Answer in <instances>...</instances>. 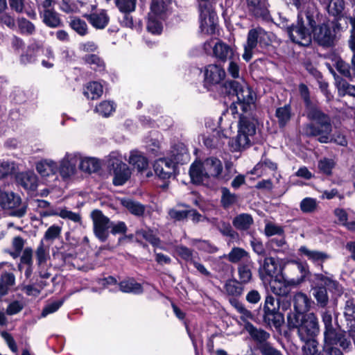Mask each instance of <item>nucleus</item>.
<instances>
[{
  "mask_svg": "<svg viewBox=\"0 0 355 355\" xmlns=\"http://www.w3.org/2000/svg\"><path fill=\"white\" fill-rule=\"evenodd\" d=\"M248 257V253L241 248H234L229 254V259L232 262H238Z\"/></svg>",
  "mask_w": 355,
  "mask_h": 355,
  "instance_id": "nucleus-59",
  "label": "nucleus"
},
{
  "mask_svg": "<svg viewBox=\"0 0 355 355\" xmlns=\"http://www.w3.org/2000/svg\"><path fill=\"white\" fill-rule=\"evenodd\" d=\"M205 80L212 84H218L222 81L225 76L224 69L217 64H209L205 72Z\"/></svg>",
  "mask_w": 355,
  "mask_h": 355,
  "instance_id": "nucleus-23",
  "label": "nucleus"
},
{
  "mask_svg": "<svg viewBox=\"0 0 355 355\" xmlns=\"http://www.w3.org/2000/svg\"><path fill=\"white\" fill-rule=\"evenodd\" d=\"M17 180L20 185L27 191H34L38 186L37 176L32 171L21 173L17 176Z\"/></svg>",
  "mask_w": 355,
  "mask_h": 355,
  "instance_id": "nucleus-22",
  "label": "nucleus"
},
{
  "mask_svg": "<svg viewBox=\"0 0 355 355\" xmlns=\"http://www.w3.org/2000/svg\"><path fill=\"white\" fill-rule=\"evenodd\" d=\"M128 162L140 172L146 171L148 167V159L142 153L138 150H132L130 152Z\"/></svg>",
  "mask_w": 355,
  "mask_h": 355,
  "instance_id": "nucleus-27",
  "label": "nucleus"
},
{
  "mask_svg": "<svg viewBox=\"0 0 355 355\" xmlns=\"http://www.w3.org/2000/svg\"><path fill=\"white\" fill-rule=\"evenodd\" d=\"M248 11L257 17H266L268 12L266 0H245Z\"/></svg>",
  "mask_w": 355,
  "mask_h": 355,
  "instance_id": "nucleus-25",
  "label": "nucleus"
},
{
  "mask_svg": "<svg viewBox=\"0 0 355 355\" xmlns=\"http://www.w3.org/2000/svg\"><path fill=\"white\" fill-rule=\"evenodd\" d=\"M62 228L58 225H51L44 234V239L48 242H53L61 233Z\"/></svg>",
  "mask_w": 355,
  "mask_h": 355,
  "instance_id": "nucleus-57",
  "label": "nucleus"
},
{
  "mask_svg": "<svg viewBox=\"0 0 355 355\" xmlns=\"http://www.w3.org/2000/svg\"><path fill=\"white\" fill-rule=\"evenodd\" d=\"M279 269L278 262L272 257H266L260 269L261 274L273 277Z\"/></svg>",
  "mask_w": 355,
  "mask_h": 355,
  "instance_id": "nucleus-33",
  "label": "nucleus"
},
{
  "mask_svg": "<svg viewBox=\"0 0 355 355\" xmlns=\"http://www.w3.org/2000/svg\"><path fill=\"white\" fill-rule=\"evenodd\" d=\"M85 62L89 64L94 70L101 71L104 69V62L96 55L89 54L83 57Z\"/></svg>",
  "mask_w": 355,
  "mask_h": 355,
  "instance_id": "nucleus-44",
  "label": "nucleus"
},
{
  "mask_svg": "<svg viewBox=\"0 0 355 355\" xmlns=\"http://www.w3.org/2000/svg\"><path fill=\"white\" fill-rule=\"evenodd\" d=\"M189 175L193 183L206 186L216 182H227L230 179L223 173L221 161L214 157L194 162L190 166Z\"/></svg>",
  "mask_w": 355,
  "mask_h": 355,
  "instance_id": "nucleus-1",
  "label": "nucleus"
},
{
  "mask_svg": "<svg viewBox=\"0 0 355 355\" xmlns=\"http://www.w3.org/2000/svg\"><path fill=\"white\" fill-rule=\"evenodd\" d=\"M40 15L43 23L50 28H57L62 25L60 15L55 10L46 12H40Z\"/></svg>",
  "mask_w": 355,
  "mask_h": 355,
  "instance_id": "nucleus-30",
  "label": "nucleus"
},
{
  "mask_svg": "<svg viewBox=\"0 0 355 355\" xmlns=\"http://www.w3.org/2000/svg\"><path fill=\"white\" fill-rule=\"evenodd\" d=\"M91 216L94 224V232L101 242H104L108 236L110 219L99 210L92 212Z\"/></svg>",
  "mask_w": 355,
  "mask_h": 355,
  "instance_id": "nucleus-14",
  "label": "nucleus"
},
{
  "mask_svg": "<svg viewBox=\"0 0 355 355\" xmlns=\"http://www.w3.org/2000/svg\"><path fill=\"white\" fill-rule=\"evenodd\" d=\"M115 110L114 105L111 101H104L100 103L95 108V112L107 117L110 116Z\"/></svg>",
  "mask_w": 355,
  "mask_h": 355,
  "instance_id": "nucleus-48",
  "label": "nucleus"
},
{
  "mask_svg": "<svg viewBox=\"0 0 355 355\" xmlns=\"http://www.w3.org/2000/svg\"><path fill=\"white\" fill-rule=\"evenodd\" d=\"M213 43V40L206 42L204 44L205 50L208 51L212 49L213 55L222 62L234 59V50L229 45L221 41L217 42L212 45Z\"/></svg>",
  "mask_w": 355,
  "mask_h": 355,
  "instance_id": "nucleus-13",
  "label": "nucleus"
},
{
  "mask_svg": "<svg viewBox=\"0 0 355 355\" xmlns=\"http://www.w3.org/2000/svg\"><path fill=\"white\" fill-rule=\"evenodd\" d=\"M139 237H142L146 242L151 244H157L159 240L156 234L151 230H141L137 232Z\"/></svg>",
  "mask_w": 355,
  "mask_h": 355,
  "instance_id": "nucleus-54",
  "label": "nucleus"
},
{
  "mask_svg": "<svg viewBox=\"0 0 355 355\" xmlns=\"http://www.w3.org/2000/svg\"><path fill=\"white\" fill-rule=\"evenodd\" d=\"M15 277L11 272H4L0 277V299L6 295L10 288L14 285Z\"/></svg>",
  "mask_w": 355,
  "mask_h": 355,
  "instance_id": "nucleus-36",
  "label": "nucleus"
},
{
  "mask_svg": "<svg viewBox=\"0 0 355 355\" xmlns=\"http://www.w3.org/2000/svg\"><path fill=\"white\" fill-rule=\"evenodd\" d=\"M225 136L218 130L213 132V133L204 138L205 145L209 148H214L221 146L224 143Z\"/></svg>",
  "mask_w": 355,
  "mask_h": 355,
  "instance_id": "nucleus-32",
  "label": "nucleus"
},
{
  "mask_svg": "<svg viewBox=\"0 0 355 355\" xmlns=\"http://www.w3.org/2000/svg\"><path fill=\"white\" fill-rule=\"evenodd\" d=\"M304 342L302 346V355H315L318 352V342L313 338H309L307 340H301Z\"/></svg>",
  "mask_w": 355,
  "mask_h": 355,
  "instance_id": "nucleus-45",
  "label": "nucleus"
},
{
  "mask_svg": "<svg viewBox=\"0 0 355 355\" xmlns=\"http://www.w3.org/2000/svg\"><path fill=\"white\" fill-rule=\"evenodd\" d=\"M315 278L318 281V285L313 288V295L315 298L318 304L324 307L329 301L327 290L335 295H339L341 293V288L337 282L322 275H316Z\"/></svg>",
  "mask_w": 355,
  "mask_h": 355,
  "instance_id": "nucleus-7",
  "label": "nucleus"
},
{
  "mask_svg": "<svg viewBox=\"0 0 355 355\" xmlns=\"http://www.w3.org/2000/svg\"><path fill=\"white\" fill-rule=\"evenodd\" d=\"M239 279L241 283H248L252 277V272L248 266H241L238 269Z\"/></svg>",
  "mask_w": 355,
  "mask_h": 355,
  "instance_id": "nucleus-64",
  "label": "nucleus"
},
{
  "mask_svg": "<svg viewBox=\"0 0 355 355\" xmlns=\"http://www.w3.org/2000/svg\"><path fill=\"white\" fill-rule=\"evenodd\" d=\"M78 4L83 6V3L79 1L75 2L71 0H61L60 9L67 14L76 13L79 11Z\"/></svg>",
  "mask_w": 355,
  "mask_h": 355,
  "instance_id": "nucleus-42",
  "label": "nucleus"
},
{
  "mask_svg": "<svg viewBox=\"0 0 355 355\" xmlns=\"http://www.w3.org/2000/svg\"><path fill=\"white\" fill-rule=\"evenodd\" d=\"M64 300H60L57 301H54L49 304H47L43 309L42 312V316L46 317L47 315L53 313L57 311L60 307L63 304Z\"/></svg>",
  "mask_w": 355,
  "mask_h": 355,
  "instance_id": "nucleus-61",
  "label": "nucleus"
},
{
  "mask_svg": "<svg viewBox=\"0 0 355 355\" xmlns=\"http://www.w3.org/2000/svg\"><path fill=\"white\" fill-rule=\"evenodd\" d=\"M293 4L299 10L298 14L302 16H305L307 22L310 26H313L314 23L313 19V10L314 5L312 0H292Z\"/></svg>",
  "mask_w": 355,
  "mask_h": 355,
  "instance_id": "nucleus-21",
  "label": "nucleus"
},
{
  "mask_svg": "<svg viewBox=\"0 0 355 355\" xmlns=\"http://www.w3.org/2000/svg\"><path fill=\"white\" fill-rule=\"evenodd\" d=\"M293 302L296 313H290L289 315H304L309 310L311 305V300L302 292H298L294 295Z\"/></svg>",
  "mask_w": 355,
  "mask_h": 355,
  "instance_id": "nucleus-20",
  "label": "nucleus"
},
{
  "mask_svg": "<svg viewBox=\"0 0 355 355\" xmlns=\"http://www.w3.org/2000/svg\"><path fill=\"white\" fill-rule=\"evenodd\" d=\"M15 170V164L11 162L0 160V178L11 174Z\"/></svg>",
  "mask_w": 355,
  "mask_h": 355,
  "instance_id": "nucleus-60",
  "label": "nucleus"
},
{
  "mask_svg": "<svg viewBox=\"0 0 355 355\" xmlns=\"http://www.w3.org/2000/svg\"><path fill=\"white\" fill-rule=\"evenodd\" d=\"M293 113L290 105H285L277 108L275 116L277 119V123L280 128L285 127L290 121Z\"/></svg>",
  "mask_w": 355,
  "mask_h": 355,
  "instance_id": "nucleus-28",
  "label": "nucleus"
},
{
  "mask_svg": "<svg viewBox=\"0 0 355 355\" xmlns=\"http://www.w3.org/2000/svg\"><path fill=\"white\" fill-rule=\"evenodd\" d=\"M122 205L133 215L141 216L145 211V207L139 202L130 199L122 200Z\"/></svg>",
  "mask_w": 355,
  "mask_h": 355,
  "instance_id": "nucleus-40",
  "label": "nucleus"
},
{
  "mask_svg": "<svg viewBox=\"0 0 355 355\" xmlns=\"http://www.w3.org/2000/svg\"><path fill=\"white\" fill-rule=\"evenodd\" d=\"M80 159L78 153H68L61 160L59 171L61 176L67 178L74 175L76 170V164Z\"/></svg>",
  "mask_w": 355,
  "mask_h": 355,
  "instance_id": "nucleus-17",
  "label": "nucleus"
},
{
  "mask_svg": "<svg viewBox=\"0 0 355 355\" xmlns=\"http://www.w3.org/2000/svg\"><path fill=\"white\" fill-rule=\"evenodd\" d=\"M153 168L159 178L166 180L169 179L174 173L175 165L174 161L171 159L160 158L155 162Z\"/></svg>",
  "mask_w": 355,
  "mask_h": 355,
  "instance_id": "nucleus-19",
  "label": "nucleus"
},
{
  "mask_svg": "<svg viewBox=\"0 0 355 355\" xmlns=\"http://www.w3.org/2000/svg\"><path fill=\"white\" fill-rule=\"evenodd\" d=\"M335 166V162L331 159L324 158L318 162V168L323 173L331 175L333 168Z\"/></svg>",
  "mask_w": 355,
  "mask_h": 355,
  "instance_id": "nucleus-58",
  "label": "nucleus"
},
{
  "mask_svg": "<svg viewBox=\"0 0 355 355\" xmlns=\"http://www.w3.org/2000/svg\"><path fill=\"white\" fill-rule=\"evenodd\" d=\"M156 17L157 16H155L153 14L149 13L147 29L153 34H160L162 30V26L161 23L155 19Z\"/></svg>",
  "mask_w": 355,
  "mask_h": 355,
  "instance_id": "nucleus-52",
  "label": "nucleus"
},
{
  "mask_svg": "<svg viewBox=\"0 0 355 355\" xmlns=\"http://www.w3.org/2000/svg\"><path fill=\"white\" fill-rule=\"evenodd\" d=\"M108 166L113 171V184L116 186L123 185L131 176V171L126 164L123 162L119 155L112 153L108 159Z\"/></svg>",
  "mask_w": 355,
  "mask_h": 355,
  "instance_id": "nucleus-11",
  "label": "nucleus"
},
{
  "mask_svg": "<svg viewBox=\"0 0 355 355\" xmlns=\"http://www.w3.org/2000/svg\"><path fill=\"white\" fill-rule=\"evenodd\" d=\"M306 114L310 123L304 128L305 135L309 137H318V141L320 143L331 141L332 125L329 116L318 107L306 112Z\"/></svg>",
  "mask_w": 355,
  "mask_h": 355,
  "instance_id": "nucleus-2",
  "label": "nucleus"
},
{
  "mask_svg": "<svg viewBox=\"0 0 355 355\" xmlns=\"http://www.w3.org/2000/svg\"><path fill=\"white\" fill-rule=\"evenodd\" d=\"M59 216L63 219H68L74 223H79L81 220V216L79 214L73 212L66 207L60 209Z\"/></svg>",
  "mask_w": 355,
  "mask_h": 355,
  "instance_id": "nucleus-56",
  "label": "nucleus"
},
{
  "mask_svg": "<svg viewBox=\"0 0 355 355\" xmlns=\"http://www.w3.org/2000/svg\"><path fill=\"white\" fill-rule=\"evenodd\" d=\"M300 251L306 255L309 259L313 260V261H324L330 257L329 254L324 252L319 251H311L304 247L301 248Z\"/></svg>",
  "mask_w": 355,
  "mask_h": 355,
  "instance_id": "nucleus-51",
  "label": "nucleus"
},
{
  "mask_svg": "<svg viewBox=\"0 0 355 355\" xmlns=\"http://www.w3.org/2000/svg\"><path fill=\"white\" fill-rule=\"evenodd\" d=\"M36 170L42 176L48 177L55 174L58 171V167L55 162L46 159L36 164Z\"/></svg>",
  "mask_w": 355,
  "mask_h": 355,
  "instance_id": "nucleus-26",
  "label": "nucleus"
},
{
  "mask_svg": "<svg viewBox=\"0 0 355 355\" xmlns=\"http://www.w3.org/2000/svg\"><path fill=\"white\" fill-rule=\"evenodd\" d=\"M288 267L292 270H297L300 275L296 277L288 278L283 274L276 275L270 282V288L277 295H284L288 292V286H296L304 282L309 275V270L306 263L291 261Z\"/></svg>",
  "mask_w": 355,
  "mask_h": 355,
  "instance_id": "nucleus-3",
  "label": "nucleus"
},
{
  "mask_svg": "<svg viewBox=\"0 0 355 355\" xmlns=\"http://www.w3.org/2000/svg\"><path fill=\"white\" fill-rule=\"evenodd\" d=\"M335 19L332 21L333 24V32L335 33L336 35L342 31H346L348 28L349 23L351 24L352 35L351 39L349 41V46L352 51L355 50V17H348L345 15H340L335 17Z\"/></svg>",
  "mask_w": 355,
  "mask_h": 355,
  "instance_id": "nucleus-16",
  "label": "nucleus"
},
{
  "mask_svg": "<svg viewBox=\"0 0 355 355\" xmlns=\"http://www.w3.org/2000/svg\"><path fill=\"white\" fill-rule=\"evenodd\" d=\"M103 92V86L97 82L89 83L84 90L85 96L92 100L98 98Z\"/></svg>",
  "mask_w": 355,
  "mask_h": 355,
  "instance_id": "nucleus-35",
  "label": "nucleus"
},
{
  "mask_svg": "<svg viewBox=\"0 0 355 355\" xmlns=\"http://www.w3.org/2000/svg\"><path fill=\"white\" fill-rule=\"evenodd\" d=\"M115 3L122 12H130L135 9V0H115Z\"/></svg>",
  "mask_w": 355,
  "mask_h": 355,
  "instance_id": "nucleus-55",
  "label": "nucleus"
},
{
  "mask_svg": "<svg viewBox=\"0 0 355 355\" xmlns=\"http://www.w3.org/2000/svg\"><path fill=\"white\" fill-rule=\"evenodd\" d=\"M171 1V0H153L150 6V13L162 18L168 10Z\"/></svg>",
  "mask_w": 355,
  "mask_h": 355,
  "instance_id": "nucleus-37",
  "label": "nucleus"
},
{
  "mask_svg": "<svg viewBox=\"0 0 355 355\" xmlns=\"http://www.w3.org/2000/svg\"><path fill=\"white\" fill-rule=\"evenodd\" d=\"M272 42L271 35L260 27L249 31L246 43L244 45V53L242 55L246 62L250 61L253 55V50L259 44L261 46H268Z\"/></svg>",
  "mask_w": 355,
  "mask_h": 355,
  "instance_id": "nucleus-8",
  "label": "nucleus"
},
{
  "mask_svg": "<svg viewBox=\"0 0 355 355\" xmlns=\"http://www.w3.org/2000/svg\"><path fill=\"white\" fill-rule=\"evenodd\" d=\"M297 19L296 25L287 28V33L293 42L302 46H309L311 42V35L306 26L312 28L315 22L314 21L312 26H310L305 16H302L301 14H298Z\"/></svg>",
  "mask_w": 355,
  "mask_h": 355,
  "instance_id": "nucleus-9",
  "label": "nucleus"
},
{
  "mask_svg": "<svg viewBox=\"0 0 355 355\" xmlns=\"http://www.w3.org/2000/svg\"><path fill=\"white\" fill-rule=\"evenodd\" d=\"M245 329L248 332L252 338L258 343H264L270 337V334L261 329L254 327L251 323L247 322L244 324Z\"/></svg>",
  "mask_w": 355,
  "mask_h": 355,
  "instance_id": "nucleus-29",
  "label": "nucleus"
},
{
  "mask_svg": "<svg viewBox=\"0 0 355 355\" xmlns=\"http://www.w3.org/2000/svg\"><path fill=\"white\" fill-rule=\"evenodd\" d=\"M277 169V164L269 159H265L258 163L252 173L258 174L259 175H265L268 171L275 172Z\"/></svg>",
  "mask_w": 355,
  "mask_h": 355,
  "instance_id": "nucleus-38",
  "label": "nucleus"
},
{
  "mask_svg": "<svg viewBox=\"0 0 355 355\" xmlns=\"http://www.w3.org/2000/svg\"><path fill=\"white\" fill-rule=\"evenodd\" d=\"M252 216L249 214H241L236 216L232 221L233 225L239 230H247L253 224Z\"/></svg>",
  "mask_w": 355,
  "mask_h": 355,
  "instance_id": "nucleus-31",
  "label": "nucleus"
},
{
  "mask_svg": "<svg viewBox=\"0 0 355 355\" xmlns=\"http://www.w3.org/2000/svg\"><path fill=\"white\" fill-rule=\"evenodd\" d=\"M263 318L268 322L276 323L282 318L279 313V303L272 296H266L263 305Z\"/></svg>",
  "mask_w": 355,
  "mask_h": 355,
  "instance_id": "nucleus-18",
  "label": "nucleus"
},
{
  "mask_svg": "<svg viewBox=\"0 0 355 355\" xmlns=\"http://www.w3.org/2000/svg\"><path fill=\"white\" fill-rule=\"evenodd\" d=\"M18 27L21 33L28 35L33 34L35 31V25L25 18L18 20Z\"/></svg>",
  "mask_w": 355,
  "mask_h": 355,
  "instance_id": "nucleus-53",
  "label": "nucleus"
},
{
  "mask_svg": "<svg viewBox=\"0 0 355 355\" xmlns=\"http://www.w3.org/2000/svg\"><path fill=\"white\" fill-rule=\"evenodd\" d=\"M120 290L123 293H131L134 294H141L143 292L141 284L137 283L133 279H128L122 281L120 284Z\"/></svg>",
  "mask_w": 355,
  "mask_h": 355,
  "instance_id": "nucleus-34",
  "label": "nucleus"
},
{
  "mask_svg": "<svg viewBox=\"0 0 355 355\" xmlns=\"http://www.w3.org/2000/svg\"><path fill=\"white\" fill-rule=\"evenodd\" d=\"M288 324L290 327L297 328L300 340L313 338L319 331L316 315L313 313L305 315H288Z\"/></svg>",
  "mask_w": 355,
  "mask_h": 355,
  "instance_id": "nucleus-5",
  "label": "nucleus"
},
{
  "mask_svg": "<svg viewBox=\"0 0 355 355\" xmlns=\"http://www.w3.org/2000/svg\"><path fill=\"white\" fill-rule=\"evenodd\" d=\"M80 168L85 172L93 173L97 171L101 164L98 160L94 157H80Z\"/></svg>",
  "mask_w": 355,
  "mask_h": 355,
  "instance_id": "nucleus-39",
  "label": "nucleus"
},
{
  "mask_svg": "<svg viewBox=\"0 0 355 355\" xmlns=\"http://www.w3.org/2000/svg\"><path fill=\"white\" fill-rule=\"evenodd\" d=\"M230 86L236 96L238 105L243 112H247L254 100L251 88L244 81H232Z\"/></svg>",
  "mask_w": 355,
  "mask_h": 355,
  "instance_id": "nucleus-12",
  "label": "nucleus"
},
{
  "mask_svg": "<svg viewBox=\"0 0 355 355\" xmlns=\"http://www.w3.org/2000/svg\"><path fill=\"white\" fill-rule=\"evenodd\" d=\"M322 320L324 326V343L322 349L336 347L338 345L343 350H349L352 343L346 333L337 329L333 324L332 315L329 311H324Z\"/></svg>",
  "mask_w": 355,
  "mask_h": 355,
  "instance_id": "nucleus-4",
  "label": "nucleus"
},
{
  "mask_svg": "<svg viewBox=\"0 0 355 355\" xmlns=\"http://www.w3.org/2000/svg\"><path fill=\"white\" fill-rule=\"evenodd\" d=\"M0 205L6 209H10V215L21 218L26 213L27 204L22 202L19 196L13 192L3 191L0 189Z\"/></svg>",
  "mask_w": 355,
  "mask_h": 355,
  "instance_id": "nucleus-10",
  "label": "nucleus"
},
{
  "mask_svg": "<svg viewBox=\"0 0 355 355\" xmlns=\"http://www.w3.org/2000/svg\"><path fill=\"white\" fill-rule=\"evenodd\" d=\"M222 193L223 195L221 200L225 207H228L236 202V196L234 194L230 193L227 189L223 188Z\"/></svg>",
  "mask_w": 355,
  "mask_h": 355,
  "instance_id": "nucleus-62",
  "label": "nucleus"
},
{
  "mask_svg": "<svg viewBox=\"0 0 355 355\" xmlns=\"http://www.w3.org/2000/svg\"><path fill=\"white\" fill-rule=\"evenodd\" d=\"M255 133L254 123L247 117L241 116L238 123L237 135L229 141L232 150L240 151L250 147Z\"/></svg>",
  "mask_w": 355,
  "mask_h": 355,
  "instance_id": "nucleus-6",
  "label": "nucleus"
},
{
  "mask_svg": "<svg viewBox=\"0 0 355 355\" xmlns=\"http://www.w3.org/2000/svg\"><path fill=\"white\" fill-rule=\"evenodd\" d=\"M312 28L313 39L320 45L323 46L334 45L336 37L329 24L324 23Z\"/></svg>",
  "mask_w": 355,
  "mask_h": 355,
  "instance_id": "nucleus-15",
  "label": "nucleus"
},
{
  "mask_svg": "<svg viewBox=\"0 0 355 355\" xmlns=\"http://www.w3.org/2000/svg\"><path fill=\"white\" fill-rule=\"evenodd\" d=\"M243 290L240 283L234 279L226 281L224 285V291L229 295L239 296L242 294Z\"/></svg>",
  "mask_w": 355,
  "mask_h": 355,
  "instance_id": "nucleus-41",
  "label": "nucleus"
},
{
  "mask_svg": "<svg viewBox=\"0 0 355 355\" xmlns=\"http://www.w3.org/2000/svg\"><path fill=\"white\" fill-rule=\"evenodd\" d=\"M26 302L23 298L11 301L6 308V313L10 315L19 313L25 306Z\"/></svg>",
  "mask_w": 355,
  "mask_h": 355,
  "instance_id": "nucleus-50",
  "label": "nucleus"
},
{
  "mask_svg": "<svg viewBox=\"0 0 355 355\" xmlns=\"http://www.w3.org/2000/svg\"><path fill=\"white\" fill-rule=\"evenodd\" d=\"M299 92L304 101L306 112L318 107L315 103L311 101L309 96V90L306 85L301 83L299 85Z\"/></svg>",
  "mask_w": 355,
  "mask_h": 355,
  "instance_id": "nucleus-43",
  "label": "nucleus"
},
{
  "mask_svg": "<svg viewBox=\"0 0 355 355\" xmlns=\"http://www.w3.org/2000/svg\"><path fill=\"white\" fill-rule=\"evenodd\" d=\"M89 22L97 29L105 28L109 23L110 17L106 10H101L99 12H94L84 16Z\"/></svg>",
  "mask_w": 355,
  "mask_h": 355,
  "instance_id": "nucleus-24",
  "label": "nucleus"
},
{
  "mask_svg": "<svg viewBox=\"0 0 355 355\" xmlns=\"http://www.w3.org/2000/svg\"><path fill=\"white\" fill-rule=\"evenodd\" d=\"M69 26L81 36L85 35L87 33L88 27L86 22L78 17L73 18L69 23Z\"/></svg>",
  "mask_w": 355,
  "mask_h": 355,
  "instance_id": "nucleus-46",
  "label": "nucleus"
},
{
  "mask_svg": "<svg viewBox=\"0 0 355 355\" xmlns=\"http://www.w3.org/2000/svg\"><path fill=\"white\" fill-rule=\"evenodd\" d=\"M345 8L343 0H331L327 6L328 12L334 16L343 15L342 14Z\"/></svg>",
  "mask_w": 355,
  "mask_h": 355,
  "instance_id": "nucleus-47",
  "label": "nucleus"
},
{
  "mask_svg": "<svg viewBox=\"0 0 355 355\" xmlns=\"http://www.w3.org/2000/svg\"><path fill=\"white\" fill-rule=\"evenodd\" d=\"M300 209L304 213H313L318 209V202L315 198H305L300 202Z\"/></svg>",
  "mask_w": 355,
  "mask_h": 355,
  "instance_id": "nucleus-49",
  "label": "nucleus"
},
{
  "mask_svg": "<svg viewBox=\"0 0 355 355\" xmlns=\"http://www.w3.org/2000/svg\"><path fill=\"white\" fill-rule=\"evenodd\" d=\"M338 90L344 94H348L355 97V85H351L345 80L339 83Z\"/></svg>",
  "mask_w": 355,
  "mask_h": 355,
  "instance_id": "nucleus-63",
  "label": "nucleus"
}]
</instances>
